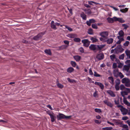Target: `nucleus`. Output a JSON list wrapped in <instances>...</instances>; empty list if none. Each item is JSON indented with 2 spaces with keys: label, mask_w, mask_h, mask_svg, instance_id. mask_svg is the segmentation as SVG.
Instances as JSON below:
<instances>
[{
  "label": "nucleus",
  "mask_w": 130,
  "mask_h": 130,
  "mask_svg": "<svg viewBox=\"0 0 130 130\" xmlns=\"http://www.w3.org/2000/svg\"><path fill=\"white\" fill-rule=\"evenodd\" d=\"M72 117V116H66L63 114L59 113L58 115L57 116V117L58 120H60L62 119H69Z\"/></svg>",
  "instance_id": "1"
},
{
  "label": "nucleus",
  "mask_w": 130,
  "mask_h": 130,
  "mask_svg": "<svg viewBox=\"0 0 130 130\" xmlns=\"http://www.w3.org/2000/svg\"><path fill=\"white\" fill-rule=\"evenodd\" d=\"M47 113L50 116L51 121L52 122H53L55 121L56 118V117L54 115V113L50 111H47Z\"/></svg>",
  "instance_id": "2"
},
{
  "label": "nucleus",
  "mask_w": 130,
  "mask_h": 130,
  "mask_svg": "<svg viewBox=\"0 0 130 130\" xmlns=\"http://www.w3.org/2000/svg\"><path fill=\"white\" fill-rule=\"evenodd\" d=\"M44 34V33L43 32L40 33L37 36L34 37L33 39L35 40H38L41 38L42 36Z\"/></svg>",
  "instance_id": "3"
},
{
  "label": "nucleus",
  "mask_w": 130,
  "mask_h": 130,
  "mask_svg": "<svg viewBox=\"0 0 130 130\" xmlns=\"http://www.w3.org/2000/svg\"><path fill=\"white\" fill-rule=\"evenodd\" d=\"M96 58L99 60L103 59L104 58V55L103 53L99 54L96 56Z\"/></svg>",
  "instance_id": "4"
},
{
  "label": "nucleus",
  "mask_w": 130,
  "mask_h": 130,
  "mask_svg": "<svg viewBox=\"0 0 130 130\" xmlns=\"http://www.w3.org/2000/svg\"><path fill=\"white\" fill-rule=\"evenodd\" d=\"M82 42L83 43L84 45L86 47H88L90 44V42L87 39L82 40Z\"/></svg>",
  "instance_id": "5"
},
{
  "label": "nucleus",
  "mask_w": 130,
  "mask_h": 130,
  "mask_svg": "<svg viewBox=\"0 0 130 130\" xmlns=\"http://www.w3.org/2000/svg\"><path fill=\"white\" fill-rule=\"evenodd\" d=\"M89 48L91 50L95 51L94 52H96L95 51L96 50H97V45L94 44H91L89 46Z\"/></svg>",
  "instance_id": "6"
},
{
  "label": "nucleus",
  "mask_w": 130,
  "mask_h": 130,
  "mask_svg": "<svg viewBox=\"0 0 130 130\" xmlns=\"http://www.w3.org/2000/svg\"><path fill=\"white\" fill-rule=\"evenodd\" d=\"M115 50L117 52H121L124 50V49L122 48L121 45H119L115 49Z\"/></svg>",
  "instance_id": "7"
},
{
  "label": "nucleus",
  "mask_w": 130,
  "mask_h": 130,
  "mask_svg": "<svg viewBox=\"0 0 130 130\" xmlns=\"http://www.w3.org/2000/svg\"><path fill=\"white\" fill-rule=\"evenodd\" d=\"M103 102L105 104L110 107H113V104L111 102H109L107 100H105L103 101Z\"/></svg>",
  "instance_id": "8"
},
{
  "label": "nucleus",
  "mask_w": 130,
  "mask_h": 130,
  "mask_svg": "<svg viewBox=\"0 0 130 130\" xmlns=\"http://www.w3.org/2000/svg\"><path fill=\"white\" fill-rule=\"evenodd\" d=\"M119 72L118 69H115L113 71V74L114 76L116 77H117L119 76Z\"/></svg>",
  "instance_id": "9"
},
{
  "label": "nucleus",
  "mask_w": 130,
  "mask_h": 130,
  "mask_svg": "<svg viewBox=\"0 0 130 130\" xmlns=\"http://www.w3.org/2000/svg\"><path fill=\"white\" fill-rule=\"evenodd\" d=\"M120 110L123 115H125L127 114L128 112V110L125 108L123 107L122 108H121Z\"/></svg>",
  "instance_id": "10"
},
{
  "label": "nucleus",
  "mask_w": 130,
  "mask_h": 130,
  "mask_svg": "<svg viewBox=\"0 0 130 130\" xmlns=\"http://www.w3.org/2000/svg\"><path fill=\"white\" fill-rule=\"evenodd\" d=\"M96 21L94 19H92L89 20V21H87L86 23L88 25L90 26L91 23H94Z\"/></svg>",
  "instance_id": "11"
},
{
  "label": "nucleus",
  "mask_w": 130,
  "mask_h": 130,
  "mask_svg": "<svg viewBox=\"0 0 130 130\" xmlns=\"http://www.w3.org/2000/svg\"><path fill=\"white\" fill-rule=\"evenodd\" d=\"M105 46V44L97 45V50L101 51L102 49Z\"/></svg>",
  "instance_id": "12"
},
{
  "label": "nucleus",
  "mask_w": 130,
  "mask_h": 130,
  "mask_svg": "<svg viewBox=\"0 0 130 130\" xmlns=\"http://www.w3.org/2000/svg\"><path fill=\"white\" fill-rule=\"evenodd\" d=\"M100 35L102 37H108V33L107 31H104L100 33Z\"/></svg>",
  "instance_id": "13"
},
{
  "label": "nucleus",
  "mask_w": 130,
  "mask_h": 130,
  "mask_svg": "<svg viewBox=\"0 0 130 130\" xmlns=\"http://www.w3.org/2000/svg\"><path fill=\"white\" fill-rule=\"evenodd\" d=\"M67 36L71 38H73L77 37V35L76 34H69Z\"/></svg>",
  "instance_id": "14"
},
{
  "label": "nucleus",
  "mask_w": 130,
  "mask_h": 130,
  "mask_svg": "<svg viewBox=\"0 0 130 130\" xmlns=\"http://www.w3.org/2000/svg\"><path fill=\"white\" fill-rule=\"evenodd\" d=\"M120 126L122 127L123 129L122 130H128V126L125 124H123L122 123L120 124Z\"/></svg>",
  "instance_id": "15"
},
{
  "label": "nucleus",
  "mask_w": 130,
  "mask_h": 130,
  "mask_svg": "<svg viewBox=\"0 0 130 130\" xmlns=\"http://www.w3.org/2000/svg\"><path fill=\"white\" fill-rule=\"evenodd\" d=\"M84 11L85 12L86 14H87L89 15L92 13L91 10L89 9H86L84 10Z\"/></svg>",
  "instance_id": "16"
},
{
  "label": "nucleus",
  "mask_w": 130,
  "mask_h": 130,
  "mask_svg": "<svg viewBox=\"0 0 130 130\" xmlns=\"http://www.w3.org/2000/svg\"><path fill=\"white\" fill-rule=\"evenodd\" d=\"M130 80L127 78H124L122 79L121 80L122 82L123 83H125V84L126 83L128 82Z\"/></svg>",
  "instance_id": "17"
},
{
  "label": "nucleus",
  "mask_w": 130,
  "mask_h": 130,
  "mask_svg": "<svg viewBox=\"0 0 130 130\" xmlns=\"http://www.w3.org/2000/svg\"><path fill=\"white\" fill-rule=\"evenodd\" d=\"M51 27L53 29H57L56 26V24L54 21H52L51 22Z\"/></svg>",
  "instance_id": "18"
},
{
  "label": "nucleus",
  "mask_w": 130,
  "mask_h": 130,
  "mask_svg": "<svg viewBox=\"0 0 130 130\" xmlns=\"http://www.w3.org/2000/svg\"><path fill=\"white\" fill-rule=\"evenodd\" d=\"M107 92L111 96L114 97L115 96V95L113 92L111 90H108L107 91Z\"/></svg>",
  "instance_id": "19"
},
{
  "label": "nucleus",
  "mask_w": 130,
  "mask_h": 130,
  "mask_svg": "<svg viewBox=\"0 0 130 130\" xmlns=\"http://www.w3.org/2000/svg\"><path fill=\"white\" fill-rule=\"evenodd\" d=\"M121 94L123 97V99H125V95H127L128 94V92H127L125 91H123L121 92Z\"/></svg>",
  "instance_id": "20"
},
{
  "label": "nucleus",
  "mask_w": 130,
  "mask_h": 130,
  "mask_svg": "<svg viewBox=\"0 0 130 130\" xmlns=\"http://www.w3.org/2000/svg\"><path fill=\"white\" fill-rule=\"evenodd\" d=\"M108 79L109 80V82L112 85L114 84V80L112 77H108Z\"/></svg>",
  "instance_id": "21"
},
{
  "label": "nucleus",
  "mask_w": 130,
  "mask_h": 130,
  "mask_svg": "<svg viewBox=\"0 0 130 130\" xmlns=\"http://www.w3.org/2000/svg\"><path fill=\"white\" fill-rule=\"evenodd\" d=\"M113 41V39L112 38H111L108 39V38L107 40L106 41L107 43L108 44H110L112 43Z\"/></svg>",
  "instance_id": "22"
},
{
  "label": "nucleus",
  "mask_w": 130,
  "mask_h": 130,
  "mask_svg": "<svg viewBox=\"0 0 130 130\" xmlns=\"http://www.w3.org/2000/svg\"><path fill=\"white\" fill-rule=\"evenodd\" d=\"M125 52L127 58L130 59V50H127L125 51Z\"/></svg>",
  "instance_id": "23"
},
{
  "label": "nucleus",
  "mask_w": 130,
  "mask_h": 130,
  "mask_svg": "<svg viewBox=\"0 0 130 130\" xmlns=\"http://www.w3.org/2000/svg\"><path fill=\"white\" fill-rule=\"evenodd\" d=\"M123 102L125 105L128 106H130V103L127 101L126 99H123Z\"/></svg>",
  "instance_id": "24"
},
{
  "label": "nucleus",
  "mask_w": 130,
  "mask_h": 130,
  "mask_svg": "<svg viewBox=\"0 0 130 130\" xmlns=\"http://www.w3.org/2000/svg\"><path fill=\"white\" fill-rule=\"evenodd\" d=\"M108 38V37H102L100 38V39L101 41L104 42H106V41L107 40Z\"/></svg>",
  "instance_id": "25"
},
{
  "label": "nucleus",
  "mask_w": 130,
  "mask_h": 130,
  "mask_svg": "<svg viewBox=\"0 0 130 130\" xmlns=\"http://www.w3.org/2000/svg\"><path fill=\"white\" fill-rule=\"evenodd\" d=\"M68 47V45H62V46L59 47L58 50H61L66 49L67 47Z\"/></svg>",
  "instance_id": "26"
},
{
  "label": "nucleus",
  "mask_w": 130,
  "mask_h": 130,
  "mask_svg": "<svg viewBox=\"0 0 130 130\" xmlns=\"http://www.w3.org/2000/svg\"><path fill=\"white\" fill-rule=\"evenodd\" d=\"M74 70V69L72 67H70L68 69L67 71L69 73H71L73 72Z\"/></svg>",
  "instance_id": "27"
},
{
  "label": "nucleus",
  "mask_w": 130,
  "mask_h": 130,
  "mask_svg": "<svg viewBox=\"0 0 130 130\" xmlns=\"http://www.w3.org/2000/svg\"><path fill=\"white\" fill-rule=\"evenodd\" d=\"M107 20L108 22L110 23H112L113 22V18L108 17L107 19Z\"/></svg>",
  "instance_id": "28"
},
{
  "label": "nucleus",
  "mask_w": 130,
  "mask_h": 130,
  "mask_svg": "<svg viewBox=\"0 0 130 130\" xmlns=\"http://www.w3.org/2000/svg\"><path fill=\"white\" fill-rule=\"evenodd\" d=\"M44 52L46 54L50 55H51V50L50 49L46 50L44 51Z\"/></svg>",
  "instance_id": "29"
},
{
  "label": "nucleus",
  "mask_w": 130,
  "mask_h": 130,
  "mask_svg": "<svg viewBox=\"0 0 130 130\" xmlns=\"http://www.w3.org/2000/svg\"><path fill=\"white\" fill-rule=\"evenodd\" d=\"M74 59L76 61H79L80 58V57L78 56H76L73 57Z\"/></svg>",
  "instance_id": "30"
},
{
  "label": "nucleus",
  "mask_w": 130,
  "mask_h": 130,
  "mask_svg": "<svg viewBox=\"0 0 130 130\" xmlns=\"http://www.w3.org/2000/svg\"><path fill=\"white\" fill-rule=\"evenodd\" d=\"M81 17L83 19L86 20V15L84 14V12H82L80 15Z\"/></svg>",
  "instance_id": "31"
},
{
  "label": "nucleus",
  "mask_w": 130,
  "mask_h": 130,
  "mask_svg": "<svg viewBox=\"0 0 130 130\" xmlns=\"http://www.w3.org/2000/svg\"><path fill=\"white\" fill-rule=\"evenodd\" d=\"M118 34L119 35V36H120V37H123L124 35V33L122 30H121L119 31Z\"/></svg>",
  "instance_id": "32"
},
{
  "label": "nucleus",
  "mask_w": 130,
  "mask_h": 130,
  "mask_svg": "<svg viewBox=\"0 0 130 130\" xmlns=\"http://www.w3.org/2000/svg\"><path fill=\"white\" fill-rule=\"evenodd\" d=\"M88 33L90 35H92L93 34V30L91 28H90L88 30Z\"/></svg>",
  "instance_id": "33"
},
{
  "label": "nucleus",
  "mask_w": 130,
  "mask_h": 130,
  "mask_svg": "<svg viewBox=\"0 0 130 130\" xmlns=\"http://www.w3.org/2000/svg\"><path fill=\"white\" fill-rule=\"evenodd\" d=\"M124 69L127 72H128L129 69V66L127 65L124 66Z\"/></svg>",
  "instance_id": "34"
},
{
  "label": "nucleus",
  "mask_w": 130,
  "mask_h": 130,
  "mask_svg": "<svg viewBox=\"0 0 130 130\" xmlns=\"http://www.w3.org/2000/svg\"><path fill=\"white\" fill-rule=\"evenodd\" d=\"M128 10V9L127 8H125V9H121L120 11L122 13H125Z\"/></svg>",
  "instance_id": "35"
},
{
  "label": "nucleus",
  "mask_w": 130,
  "mask_h": 130,
  "mask_svg": "<svg viewBox=\"0 0 130 130\" xmlns=\"http://www.w3.org/2000/svg\"><path fill=\"white\" fill-rule=\"evenodd\" d=\"M116 85H119L120 83V80L119 79H117L115 80Z\"/></svg>",
  "instance_id": "36"
},
{
  "label": "nucleus",
  "mask_w": 130,
  "mask_h": 130,
  "mask_svg": "<svg viewBox=\"0 0 130 130\" xmlns=\"http://www.w3.org/2000/svg\"><path fill=\"white\" fill-rule=\"evenodd\" d=\"M73 40L74 41L77 42H79L81 40L80 39L78 38H75Z\"/></svg>",
  "instance_id": "37"
},
{
  "label": "nucleus",
  "mask_w": 130,
  "mask_h": 130,
  "mask_svg": "<svg viewBox=\"0 0 130 130\" xmlns=\"http://www.w3.org/2000/svg\"><path fill=\"white\" fill-rule=\"evenodd\" d=\"M112 129V128L111 127H107L103 128L102 129L103 130H111Z\"/></svg>",
  "instance_id": "38"
},
{
  "label": "nucleus",
  "mask_w": 130,
  "mask_h": 130,
  "mask_svg": "<svg viewBox=\"0 0 130 130\" xmlns=\"http://www.w3.org/2000/svg\"><path fill=\"white\" fill-rule=\"evenodd\" d=\"M125 87L123 84L121 85L120 86V89L122 90H124Z\"/></svg>",
  "instance_id": "39"
},
{
  "label": "nucleus",
  "mask_w": 130,
  "mask_h": 130,
  "mask_svg": "<svg viewBox=\"0 0 130 130\" xmlns=\"http://www.w3.org/2000/svg\"><path fill=\"white\" fill-rule=\"evenodd\" d=\"M124 54H123L119 56V58L120 59L123 60L124 57Z\"/></svg>",
  "instance_id": "40"
},
{
  "label": "nucleus",
  "mask_w": 130,
  "mask_h": 130,
  "mask_svg": "<svg viewBox=\"0 0 130 130\" xmlns=\"http://www.w3.org/2000/svg\"><path fill=\"white\" fill-rule=\"evenodd\" d=\"M58 87L60 88H62L63 87V86L61 84L58 83L57 85Z\"/></svg>",
  "instance_id": "41"
},
{
  "label": "nucleus",
  "mask_w": 130,
  "mask_h": 130,
  "mask_svg": "<svg viewBox=\"0 0 130 130\" xmlns=\"http://www.w3.org/2000/svg\"><path fill=\"white\" fill-rule=\"evenodd\" d=\"M71 63L72 65V66L74 67H75L76 66V63L74 61H71Z\"/></svg>",
  "instance_id": "42"
},
{
  "label": "nucleus",
  "mask_w": 130,
  "mask_h": 130,
  "mask_svg": "<svg viewBox=\"0 0 130 130\" xmlns=\"http://www.w3.org/2000/svg\"><path fill=\"white\" fill-rule=\"evenodd\" d=\"M91 40L92 41L93 43L98 41V40L97 39L92 37L91 38Z\"/></svg>",
  "instance_id": "43"
},
{
  "label": "nucleus",
  "mask_w": 130,
  "mask_h": 130,
  "mask_svg": "<svg viewBox=\"0 0 130 130\" xmlns=\"http://www.w3.org/2000/svg\"><path fill=\"white\" fill-rule=\"evenodd\" d=\"M111 59L112 61H113L114 59H116L115 55H112L110 56Z\"/></svg>",
  "instance_id": "44"
},
{
  "label": "nucleus",
  "mask_w": 130,
  "mask_h": 130,
  "mask_svg": "<svg viewBox=\"0 0 130 130\" xmlns=\"http://www.w3.org/2000/svg\"><path fill=\"white\" fill-rule=\"evenodd\" d=\"M67 80L69 82L71 83L76 82V81L74 79H71L69 78H67Z\"/></svg>",
  "instance_id": "45"
},
{
  "label": "nucleus",
  "mask_w": 130,
  "mask_h": 130,
  "mask_svg": "<svg viewBox=\"0 0 130 130\" xmlns=\"http://www.w3.org/2000/svg\"><path fill=\"white\" fill-rule=\"evenodd\" d=\"M129 44V42L128 41H126L124 43L123 45L125 46H127Z\"/></svg>",
  "instance_id": "46"
},
{
  "label": "nucleus",
  "mask_w": 130,
  "mask_h": 130,
  "mask_svg": "<svg viewBox=\"0 0 130 130\" xmlns=\"http://www.w3.org/2000/svg\"><path fill=\"white\" fill-rule=\"evenodd\" d=\"M92 28L94 29H97L98 28V27L95 24H93L92 25Z\"/></svg>",
  "instance_id": "47"
},
{
  "label": "nucleus",
  "mask_w": 130,
  "mask_h": 130,
  "mask_svg": "<svg viewBox=\"0 0 130 130\" xmlns=\"http://www.w3.org/2000/svg\"><path fill=\"white\" fill-rule=\"evenodd\" d=\"M118 21L122 23H124L125 22L123 20L122 18H118Z\"/></svg>",
  "instance_id": "48"
},
{
  "label": "nucleus",
  "mask_w": 130,
  "mask_h": 130,
  "mask_svg": "<svg viewBox=\"0 0 130 130\" xmlns=\"http://www.w3.org/2000/svg\"><path fill=\"white\" fill-rule=\"evenodd\" d=\"M120 37V36H118L117 38L119 39V40L121 42L123 41L124 40L123 38H121V37Z\"/></svg>",
  "instance_id": "49"
},
{
  "label": "nucleus",
  "mask_w": 130,
  "mask_h": 130,
  "mask_svg": "<svg viewBox=\"0 0 130 130\" xmlns=\"http://www.w3.org/2000/svg\"><path fill=\"white\" fill-rule=\"evenodd\" d=\"M94 110L96 112L100 113L101 112V110L100 109L95 108Z\"/></svg>",
  "instance_id": "50"
},
{
  "label": "nucleus",
  "mask_w": 130,
  "mask_h": 130,
  "mask_svg": "<svg viewBox=\"0 0 130 130\" xmlns=\"http://www.w3.org/2000/svg\"><path fill=\"white\" fill-rule=\"evenodd\" d=\"M119 76L121 79L123 78L124 77V76L122 73L121 72H119Z\"/></svg>",
  "instance_id": "51"
},
{
  "label": "nucleus",
  "mask_w": 130,
  "mask_h": 130,
  "mask_svg": "<svg viewBox=\"0 0 130 130\" xmlns=\"http://www.w3.org/2000/svg\"><path fill=\"white\" fill-rule=\"evenodd\" d=\"M125 85L127 87H130V80L128 82L125 84Z\"/></svg>",
  "instance_id": "52"
},
{
  "label": "nucleus",
  "mask_w": 130,
  "mask_h": 130,
  "mask_svg": "<svg viewBox=\"0 0 130 130\" xmlns=\"http://www.w3.org/2000/svg\"><path fill=\"white\" fill-rule=\"evenodd\" d=\"M65 27L68 30L70 31H72L73 30L71 28L67 26H65Z\"/></svg>",
  "instance_id": "53"
},
{
  "label": "nucleus",
  "mask_w": 130,
  "mask_h": 130,
  "mask_svg": "<svg viewBox=\"0 0 130 130\" xmlns=\"http://www.w3.org/2000/svg\"><path fill=\"white\" fill-rule=\"evenodd\" d=\"M119 85H115V88L116 90H118L119 89L120 87H119Z\"/></svg>",
  "instance_id": "54"
},
{
  "label": "nucleus",
  "mask_w": 130,
  "mask_h": 130,
  "mask_svg": "<svg viewBox=\"0 0 130 130\" xmlns=\"http://www.w3.org/2000/svg\"><path fill=\"white\" fill-rule=\"evenodd\" d=\"M122 26L124 27V29H126L128 27V26L127 25L125 24H122Z\"/></svg>",
  "instance_id": "55"
},
{
  "label": "nucleus",
  "mask_w": 130,
  "mask_h": 130,
  "mask_svg": "<svg viewBox=\"0 0 130 130\" xmlns=\"http://www.w3.org/2000/svg\"><path fill=\"white\" fill-rule=\"evenodd\" d=\"M118 67L119 68H121L123 66V64L121 63L120 62L118 63Z\"/></svg>",
  "instance_id": "56"
},
{
  "label": "nucleus",
  "mask_w": 130,
  "mask_h": 130,
  "mask_svg": "<svg viewBox=\"0 0 130 130\" xmlns=\"http://www.w3.org/2000/svg\"><path fill=\"white\" fill-rule=\"evenodd\" d=\"M87 79L90 83H93L94 82L92 81L91 79L89 77H87Z\"/></svg>",
  "instance_id": "57"
},
{
  "label": "nucleus",
  "mask_w": 130,
  "mask_h": 130,
  "mask_svg": "<svg viewBox=\"0 0 130 130\" xmlns=\"http://www.w3.org/2000/svg\"><path fill=\"white\" fill-rule=\"evenodd\" d=\"M94 75L96 77H100V75L98 74L96 72H94Z\"/></svg>",
  "instance_id": "58"
},
{
  "label": "nucleus",
  "mask_w": 130,
  "mask_h": 130,
  "mask_svg": "<svg viewBox=\"0 0 130 130\" xmlns=\"http://www.w3.org/2000/svg\"><path fill=\"white\" fill-rule=\"evenodd\" d=\"M81 53H84V49L82 47H81L79 49Z\"/></svg>",
  "instance_id": "59"
},
{
  "label": "nucleus",
  "mask_w": 130,
  "mask_h": 130,
  "mask_svg": "<svg viewBox=\"0 0 130 130\" xmlns=\"http://www.w3.org/2000/svg\"><path fill=\"white\" fill-rule=\"evenodd\" d=\"M117 67V64L116 63H114L112 65V67L114 69L116 68Z\"/></svg>",
  "instance_id": "60"
},
{
  "label": "nucleus",
  "mask_w": 130,
  "mask_h": 130,
  "mask_svg": "<svg viewBox=\"0 0 130 130\" xmlns=\"http://www.w3.org/2000/svg\"><path fill=\"white\" fill-rule=\"evenodd\" d=\"M124 90L129 93L130 92V89L126 88Z\"/></svg>",
  "instance_id": "61"
},
{
  "label": "nucleus",
  "mask_w": 130,
  "mask_h": 130,
  "mask_svg": "<svg viewBox=\"0 0 130 130\" xmlns=\"http://www.w3.org/2000/svg\"><path fill=\"white\" fill-rule=\"evenodd\" d=\"M99 86L100 87L101 89H103L104 88V86L101 83H100V84Z\"/></svg>",
  "instance_id": "62"
},
{
  "label": "nucleus",
  "mask_w": 130,
  "mask_h": 130,
  "mask_svg": "<svg viewBox=\"0 0 130 130\" xmlns=\"http://www.w3.org/2000/svg\"><path fill=\"white\" fill-rule=\"evenodd\" d=\"M64 42L65 44H67V45H68V46H69V42L67 40H64Z\"/></svg>",
  "instance_id": "63"
},
{
  "label": "nucleus",
  "mask_w": 130,
  "mask_h": 130,
  "mask_svg": "<svg viewBox=\"0 0 130 130\" xmlns=\"http://www.w3.org/2000/svg\"><path fill=\"white\" fill-rule=\"evenodd\" d=\"M128 119V118L126 116L123 117L122 118V120H126Z\"/></svg>",
  "instance_id": "64"
}]
</instances>
